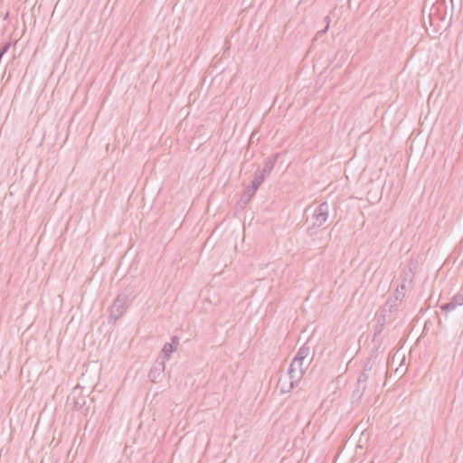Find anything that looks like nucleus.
Returning <instances> with one entry per match:
<instances>
[{
    "label": "nucleus",
    "instance_id": "dca6fc26",
    "mask_svg": "<svg viewBox=\"0 0 463 463\" xmlns=\"http://www.w3.org/2000/svg\"><path fill=\"white\" fill-rule=\"evenodd\" d=\"M178 343H179V339H178V337H177V336H175H175H173V337H172V343H171V344H173V345H174V346H175V345H178Z\"/></svg>",
    "mask_w": 463,
    "mask_h": 463
},
{
    "label": "nucleus",
    "instance_id": "f257e3e1",
    "mask_svg": "<svg viewBox=\"0 0 463 463\" xmlns=\"http://www.w3.org/2000/svg\"><path fill=\"white\" fill-rule=\"evenodd\" d=\"M331 209L332 206L327 202L307 207V212L311 213L310 221L312 225L307 229L310 235L314 233V229L323 227L327 222Z\"/></svg>",
    "mask_w": 463,
    "mask_h": 463
},
{
    "label": "nucleus",
    "instance_id": "2eb2a0df",
    "mask_svg": "<svg viewBox=\"0 0 463 463\" xmlns=\"http://www.w3.org/2000/svg\"><path fill=\"white\" fill-rule=\"evenodd\" d=\"M251 198L246 197V193H244L241 198V202L243 203H247Z\"/></svg>",
    "mask_w": 463,
    "mask_h": 463
},
{
    "label": "nucleus",
    "instance_id": "0eeeda50",
    "mask_svg": "<svg viewBox=\"0 0 463 463\" xmlns=\"http://www.w3.org/2000/svg\"><path fill=\"white\" fill-rule=\"evenodd\" d=\"M372 369L373 365L370 363L365 364L363 372L359 374L357 378V383L366 384V382L370 377V372L372 371Z\"/></svg>",
    "mask_w": 463,
    "mask_h": 463
},
{
    "label": "nucleus",
    "instance_id": "4468645a",
    "mask_svg": "<svg viewBox=\"0 0 463 463\" xmlns=\"http://www.w3.org/2000/svg\"><path fill=\"white\" fill-rule=\"evenodd\" d=\"M258 188L252 184L249 185L247 188H246V197L248 198H251L257 192Z\"/></svg>",
    "mask_w": 463,
    "mask_h": 463
},
{
    "label": "nucleus",
    "instance_id": "423d86ee",
    "mask_svg": "<svg viewBox=\"0 0 463 463\" xmlns=\"http://www.w3.org/2000/svg\"><path fill=\"white\" fill-rule=\"evenodd\" d=\"M277 158H278V154L273 155L272 156L267 158L264 162V166H263L262 170H260L259 173L263 174V176H265V177L267 175H269L272 172V170L275 166Z\"/></svg>",
    "mask_w": 463,
    "mask_h": 463
},
{
    "label": "nucleus",
    "instance_id": "f3484780",
    "mask_svg": "<svg viewBox=\"0 0 463 463\" xmlns=\"http://www.w3.org/2000/svg\"><path fill=\"white\" fill-rule=\"evenodd\" d=\"M328 19H329V17H328V16H326L325 20H326L327 23H328ZM327 27H328V24L326 25V29H325V30L320 31V32H319V33H325V31L327 29Z\"/></svg>",
    "mask_w": 463,
    "mask_h": 463
},
{
    "label": "nucleus",
    "instance_id": "1a4fd4ad",
    "mask_svg": "<svg viewBox=\"0 0 463 463\" xmlns=\"http://www.w3.org/2000/svg\"><path fill=\"white\" fill-rule=\"evenodd\" d=\"M401 302L402 300L395 296L389 298L384 305L383 311L391 312L392 309L395 308Z\"/></svg>",
    "mask_w": 463,
    "mask_h": 463
},
{
    "label": "nucleus",
    "instance_id": "ddd939ff",
    "mask_svg": "<svg viewBox=\"0 0 463 463\" xmlns=\"http://www.w3.org/2000/svg\"><path fill=\"white\" fill-rule=\"evenodd\" d=\"M175 350V347L174 346L173 344L165 343L162 349V352L164 353L165 357H169Z\"/></svg>",
    "mask_w": 463,
    "mask_h": 463
},
{
    "label": "nucleus",
    "instance_id": "39448f33",
    "mask_svg": "<svg viewBox=\"0 0 463 463\" xmlns=\"http://www.w3.org/2000/svg\"><path fill=\"white\" fill-rule=\"evenodd\" d=\"M298 383L293 382L291 379L286 375L280 377L279 380V386L280 388V392L283 393L289 392Z\"/></svg>",
    "mask_w": 463,
    "mask_h": 463
},
{
    "label": "nucleus",
    "instance_id": "9d476101",
    "mask_svg": "<svg viewBox=\"0 0 463 463\" xmlns=\"http://www.w3.org/2000/svg\"><path fill=\"white\" fill-rule=\"evenodd\" d=\"M366 384H359L356 383L355 389L353 392V398L360 400L364 393Z\"/></svg>",
    "mask_w": 463,
    "mask_h": 463
},
{
    "label": "nucleus",
    "instance_id": "6e6552de",
    "mask_svg": "<svg viewBox=\"0 0 463 463\" xmlns=\"http://www.w3.org/2000/svg\"><path fill=\"white\" fill-rule=\"evenodd\" d=\"M309 354L310 348L308 346L303 345L298 349L293 360L301 362L303 364L304 360L309 355Z\"/></svg>",
    "mask_w": 463,
    "mask_h": 463
},
{
    "label": "nucleus",
    "instance_id": "9b49d317",
    "mask_svg": "<svg viewBox=\"0 0 463 463\" xmlns=\"http://www.w3.org/2000/svg\"><path fill=\"white\" fill-rule=\"evenodd\" d=\"M265 176H263V174H260L259 172L255 173L254 178L251 182V184L256 186L258 189L262 184V183L265 180Z\"/></svg>",
    "mask_w": 463,
    "mask_h": 463
},
{
    "label": "nucleus",
    "instance_id": "20e7f679",
    "mask_svg": "<svg viewBox=\"0 0 463 463\" xmlns=\"http://www.w3.org/2000/svg\"><path fill=\"white\" fill-rule=\"evenodd\" d=\"M459 306H463V295L458 293L449 302L440 305V309L445 314H448Z\"/></svg>",
    "mask_w": 463,
    "mask_h": 463
},
{
    "label": "nucleus",
    "instance_id": "f8f14e48",
    "mask_svg": "<svg viewBox=\"0 0 463 463\" xmlns=\"http://www.w3.org/2000/svg\"><path fill=\"white\" fill-rule=\"evenodd\" d=\"M405 291H406V286H405V283L403 281L402 284H400L398 286L394 296L397 297L398 298H400L401 300H402V298L405 296Z\"/></svg>",
    "mask_w": 463,
    "mask_h": 463
},
{
    "label": "nucleus",
    "instance_id": "f03ea898",
    "mask_svg": "<svg viewBox=\"0 0 463 463\" xmlns=\"http://www.w3.org/2000/svg\"><path fill=\"white\" fill-rule=\"evenodd\" d=\"M129 304V294L127 292L119 293L115 298L111 307H110V318L113 320H118L120 318L124 313L127 311Z\"/></svg>",
    "mask_w": 463,
    "mask_h": 463
},
{
    "label": "nucleus",
    "instance_id": "a211bd4d",
    "mask_svg": "<svg viewBox=\"0 0 463 463\" xmlns=\"http://www.w3.org/2000/svg\"><path fill=\"white\" fill-rule=\"evenodd\" d=\"M369 463H375L373 460H371Z\"/></svg>",
    "mask_w": 463,
    "mask_h": 463
},
{
    "label": "nucleus",
    "instance_id": "7ed1b4c3",
    "mask_svg": "<svg viewBox=\"0 0 463 463\" xmlns=\"http://www.w3.org/2000/svg\"><path fill=\"white\" fill-rule=\"evenodd\" d=\"M304 372L305 369L303 367V364L301 362L292 360L285 375L288 376L289 380L291 379L293 382L298 383L304 374Z\"/></svg>",
    "mask_w": 463,
    "mask_h": 463
}]
</instances>
